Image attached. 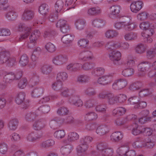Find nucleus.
<instances>
[{"label":"nucleus","mask_w":156,"mask_h":156,"mask_svg":"<svg viewBox=\"0 0 156 156\" xmlns=\"http://www.w3.org/2000/svg\"><path fill=\"white\" fill-rule=\"evenodd\" d=\"M38 115L36 112H30L27 114L26 116V119L29 121H34Z\"/></svg>","instance_id":"nucleus-44"},{"label":"nucleus","mask_w":156,"mask_h":156,"mask_svg":"<svg viewBox=\"0 0 156 156\" xmlns=\"http://www.w3.org/2000/svg\"><path fill=\"white\" fill-rule=\"evenodd\" d=\"M90 79V77L87 75H81L79 76L77 79V81L81 83H85L87 82Z\"/></svg>","instance_id":"nucleus-40"},{"label":"nucleus","mask_w":156,"mask_h":156,"mask_svg":"<svg viewBox=\"0 0 156 156\" xmlns=\"http://www.w3.org/2000/svg\"><path fill=\"white\" fill-rule=\"evenodd\" d=\"M34 12L30 9L27 8L24 10L22 15L23 20L28 21L32 20L34 17Z\"/></svg>","instance_id":"nucleus-10"},{"label":"nucleus","mask_w":156,"mask_h":156,"mask_svg":"<svg viewBox=\"0 0 156 156\" xmlns=\"http://www.w3.org/2000/svg\"><path fill=\"white\" fill-rule=\"evenodd\" d=\"M109 59L112 61L113 63L116 65L119 64V61L121 58V54L116 49H110L108 53Z\"/></svg>","instance_id":"nucleus-1"},{"label":"nucleus","mask_w":156,"mask_h":156,"mask_svg":"<svg viewBox=\"0 0 156 156\" xmlns=\"http://www.w3.org/2000/svg\"><path fill=\"white\" fill-rule=\"evenodd\" d=\"M101 10L99 7H92L88 9L87 12L89 16H97L101 13Z\"/></svg>","instance_id":"nucleus-14"},{"label":"nucleus","mask_w":156,"mask_h":156,"mask_svg":"<svg viewBox=\"0 0 156 156\" xmlns=\"http://www.w3.org/2000/svg\"><path fill=\"white\" fill-rule=\"evenodd\" d=\"M145 138H138L133 143L132 146L135 148H141L145 147Z\"/></svg>","instance_id":"nucleus-11"},{"label":"nucleus","mask_w":156,"mask_h":156,"mask_svg":"<svg viewBox=\"0 0 156 156\" xmlns=\"http://www.w3.org/2000/svg\"><path fill=\"white\" fill-rule=\"evenodd\" d=\"M108 99L109 104L114 105L117 102V97L115 96L113 94H109L108 95Z\"/></svg>","instance_id":"nucleus-34"},{"label":"nucleus","mask_w":156,"mask_h":156,"mask_svg":"<svg viewBox=\"0 0 156 156\" xmlns=\"http://www.w3.org/2000/svg\"><path fill=\"white\" fill-rule=\"evenodd\" d=\"M41 35L40 31L38 30H35L31 33L30 39V41L35 42Z\"/></svg>","instance_id":"nucleus-33"},{"label":"nucleus","mask_w":156,"mask_h":156,"mask_svg":"<svg viewBox=\"0 0 156 156\" xmlns=\"http://www.w3.org/2000/svg\"><path fill=\"white\" fill-rule=\"evenodd\" d=\"M142 86V84L140 82H136L131 84L129 87L130 90H135L140 89Z\"/></svg>","instance_id":"nucleus-51"},{"label":"nucleus","mask_w":156,"mask_h":156,"mask_svg":"<svg viewBox=\"0 0 156 156\" xmlns=\"http://www.w3.org/2000/svg\"><path fill=\"white\" fill-rule=\"evenodd\" d=\"M41 136V135H39L36 133L32 132L28 134L27 139L29 141L34 142L40 138Z\"/></svg>","instance_id":"nucleus-23"},{"label":"nucleus","mask_w":156,"mask_h":156,"mask_svg":"<svg viewBox=\"0 0 156 156\" xmlns=\"http://www.w3.org/2000/svg\"><path fill=\"white\" fill-rule=\"evenodd\" d=\"M50 107L47 105H45L40 106L37 110L41 111L42 113L45 114L48 113L50 110Z\"/></svg>","instance_id":"nucleus-57"},{"label":"nucleus","mask_w":156,"mask_h":156,"mask_svg":"<svg viewBox=\"0 0 156 156\" xmlns=\"http://www.w3.org/2000/svg\"><path fill=\"white\" fill-rule=\"evenodd\" d=\"M123 137V135L120 132H116L112 134L111 136V140L114 141H118Z\"/></svg>","instance_id":"nucleus-27"},{"label":"nucleus","mask_w":156,"mask_h":156,"mask_svg":"<svg viewBox=\"0 0 156 156\" xmlns=\"http://www.w3.org/2000/svg\"><path fill=\"white\" fill-rule=\"evenodd\" d=\"M122 18L123 19H126V21H122L121 22H118L115 23L114 26L116 29L119 30L122 29L123 27H124L125 23H128L129 20V18L127 17H124Z\"/></svg>","instance_id":"nucleus-28"},{"label":"nucleus","mask_w":156,"mask_h":156,"mask_svg":"<svg viewBox=\"0 0 156 156\" xmlns=\"http://www.w3.org/2000/svg\"><path fill=\"white\" fill-rule=\"evenodd\" d=\"M69 112L67 108L65 107L59 108L57 111V113L60 115H67Z\"/></svg>","instance_id":"nucleus-53"},{"label":"nucleus","mask_w":156,"mask_h":156,"mask_svg":"<svg viewBox=\"0 0 156 156\" xmlns=\"http://www.w3.org/2000/svg\"><path fill=\"white\" fill-rule=\"evenodd\" d=\"M80 55L81 56L80 59L85 61L91 60L94 58L92 52L88 50H83L80 54Z\"/></svg>","instance_id":"nucleus-4"},{"label":"nucleus","mask_w":156,"mask_h":156,"mask_svg":"<svg viewBox=\"0 0 156 156\" xmlns=\"http://www.w3.org/2000/svg\"><path fill=\"white\" fill-rule=\"evenodd\" d=\"M105 36L108 38H112L116 37L118 34V32L115 30H109L105 33Z\"/></svg>","instance_id":"nucleus-35"},{"label":"nucleus","mask_w":156,"mask_h":156,"mask_svg":"<svg viewBox=\"0 0 156 156\" xmlns=\"http://www.w3.org/2000/svg\"><path fill=\"white\" fill-rule=\"evenodd\" d=\"M46 126L45 121L43 119H40L36 121L33 125L35 129L40 130L44 128Z\"/></svg>","instance_id":"nucleus-13"},{"label":"nucleus","mask_w":156,"mask_h":156,"mask_svg":"<svg viewBox=\"0 0 156 156\" xmlns=\"http://www.w3.org/2000/svg\"><path fill=\"white\" fill-rule=\"evenodd\" d=\"M72 99L73 104L76 106L81 107L83 105V102L80 99H79L78 97H74Z\"/></svg>","instance_id":"nucleus-59"},{"label":"nucleus","mask_w":156,"mask_h":156,"mask_svg":"<svg viewBox=\"0 0 156 156\" xmlns=\"http://www.w3.org/2000/svg\"><path fill=\"white\" fill-rule=\"evenodd\" d=\"M73 40L72 36L70 34L64 35L61 39L62 41L66 44L70 43Z\"/></svg>","instance_id":"nucleus-43"},{"label":"nucleus","mask_w":156,"mask_h":156,"mask_svg":"<svg viewBox=\"0 0 156 156\" xmlns=\"http://www.w3.org/2000/svg\"><path fill=\"white\" fill-rule=\"evenodd\" d=\"M94 66V63L87 62L85 63L83 66L81 65V68L84 70H87L92 69Z\"/></svg>","instance_id":"nucleus-56"},{"label":"nucleus","mask_w":156,"mask_h":156,"mask_svg":"<svg viewBox=\"0 0 156 156\" xmlns=\"http://www.w3.org/2000/svg\"><path fill=\"white\" fill-rule=\"evenodd\" d=\"M68 78V75L65 72L58 73L57 76V80L62 82L66 80Z\"/></svg>","instance_id":"nucleus-42"},{"label":"nucleus","mask_w":156,"mask_h":156,"mask_svg":"<svg viewBox=\"0 0 156 156\" xmlns=\"http://www.w3.org/2000/svg\"><path fill=\"white\" fill-rule=\"evenodd\" d=\"M105 69L102 67H98L93 70L91 72L92 74L97 76H101L105 73Z\"/></svg>","instance_id":"nucleus-31"},{"label":"nucleus","mask_w":156,"mask_h":156,"mask_svg":"<svg viewBox=\"0 0 156 156\" xmlns=\"http://www.w3.org/2000/svg\"><path fill=\"white\" fill-rule=\"evenodd\" d=\"M18 30L20 31L23 32L21 34L20 37L19 38L20 41L22 39H24L27 38L31 32V28L29 27L23 23H20L18 26Z\"/></svg>","instance_id":"nucleus-2"},{"label":"nucleus","mask_w":156,"mask_h":156,"mask_svg":"<svg viewBox=\"0 0 156 156\" xmlns=\"http://www.w3.org/2000/svg\"><path fill=\"white\" fill-rule=\"evenodd\" d=\"M85 93L89 96H94L96 94L95 90L92 87H88L85 90Z\"/></svg>","instance_id":"nucleus-58"},{"label":"nucleus","mask_w":156,"mask_h":156,"mask_svg":"<svg viewBox=\"0 0 156 156\" xmlns=\"http://www.w3.org/2000/svg\"><path fill=\"white\" fill-rule=\"evenodd\" d=\"M85 118L89 121L94 120L97 118L98 115L94 112H88L86 114Z\"/></svg>","instance_id":"nucleus-48"},{"label":"nucleus","mask_w":156,"mask_h":156,"mask_svg":"<svg viewBox=\"0 0 156 156\" xmlns=\"http://www.w3.org/2000/svg\"><path fill=\"white\" fill-rule=\"evenodd\" d=\"M128 147L127 146H122L120 147L118 149V152L119 153V154L121 155H124L127 152V151L128 150Z\"/></svg>","instance_id":"nucleus-63"},{"label":"nucleus","mask_w":156,"mask_h":156,"mask_svg":"<svg viewBox=\"0 0 156 156\" xmlns=\"http://www.w3.org/2000/svg\"><path fill=\"white\" fill-rule=\"evenodd\" d=\"M28 62V57L26 54H23L21 56L19 61L20 64L23 66H25L27 65Z\"/></svg>","instance_id":"nucleus-41"},{"label":"nucleus","mask_w":156,"mask_h":156,"mask_svg":"<svg viewBox=\"0 0 156 156\" xmlns=\"http://www.w3.org/2000/svg\"><path fill=\"white\" fill-rule=\"evenodd\" d=\"M140 101L139 98L136 96L132 97L128 99V101L131 105H137Z\"/></svg>","instance_id":"nucleus-54"},{"label":"nucleus","mask_w":156,"mask_h":156,"mask_svg":"<svg viewBox=\"0 0 156 156\" xmlns=\"http://www.w3.org/2000/svg\"><path fill=\"white\" fill-rule=\"evenodd\" d=\"M55 144V141L52 140H49L42 143L41 147L42 148H47L52 146Z\"/></svg>","instance_id":"nucleus-46"},{"label":"nucleus","mask_w":156,"mask_h":156,"mask_svg":"<svg viewBox=\"0 0 156 156\" xmlns=\"http://www.w3.org/2000/svg\"><path fill=\"white\" fill-rule=\"evenodd\" d=\"M65 135V133L63 130L57 131L54 133L55 137L58 139H61L64 137Z\"/></svg>","instance_id":"nucleus-55"},{"label":"nucleus","mask_w":156,"mask_h":156,"mask_svg":"<svg viewBox=\"0 0 156 156\" xmlns=\"http://www.w3.org/2000/svg\"><path fill=\"white\" fill-rule=\"evenodd\" d=\"M86 21L83 19L77 20L75 23V25L76 28L79 30H83L86 24Z\"/></svg>","instance_id":"nucleus-24"},{"label":"nucleus","mask_w":156,"mask_h":156,"mask_svg":"<svg viewBox=\"0 0 156 156\" xmlns=\"http://www.w3.org/2000/svg\"><path fill=\"white\" fill-rule=\"evenodd\" d=\"M10 55V53L8 49H3L0 51V64L7 63Z\"/></svg>","instance_id":"nucleus-3"},{"label":"nucleus","mask_w":156,"mask_h":156,"mask_svg":"<svg viewBox=\"0 0 156 156\" xmlns=\"http://www.w3.org/2000/svg\"><path fill=\"white\" fill-rule=\"evenodd\" d=\"M126 109L123 107H118L114 109L112 112V115L114 116H120L124 114Z\"/></svg>","instance_id":"nucleus-22"},{"label":"nucleus","mask_w":156,"mask_h":156,"mask_svg":"<svg viewBox=\"0 0 156 156\" xmlns=\"http://www.w3.org/2000/svg\"><path fill=\"white\" fill-rule=\"evenodd\" d=\"M134 73V69L131 68L124 69L122 72V74L124 76L129 77L132 75Z\"/></svg>","instance_id":"nucleus-37"},{"label":"nucleus","mask_w":156,"mask_h":156,"mask_svg":"<svg viewBox=\"0 0 156 156\" xmlns=\"http://www.w3.org/2000/svg\"><path fill=\"white\" fill-rule=\"evenodd\" d=\"M107 148L106 144L104 143L99 142L97 145V148L99 151V153H101L102 151Z\"/></svg>","instance_id":"nucleus-64"},{"label":"nucleus","mask_w":156,"mask_h":156,"mask_svg":"<svg viewBox=\"0 0 156 156\" xmlns=\"http://www.w3.org/2000/svg\"><path fill=\"white\" fill-rule=\"evenodd\" d=\"M137 35L135 33L131 32L126 34L124 36V38L126 40H133L136 38Z\"/></svg>","instance_id":"nucleus-49"},{"label":"nucleus","mask_w":156,"mask_h":156,"mask_svg":"<svg viewBox=\"0 0 156 156\" xmlns=\"http://www.w3.org/2000/svg\"><path fill=\"white\" fill-rule=\"evenodd\" d=\"M143 5L141 1L133 2L130 5V9L133 12L136 13L141 9Z\"/></svg>","instance_id":"nucleus-9"},{"label":"nucleus","mask_w":156,"mask_h":156,"mask_svg":"<svg viewBox=\"0 0 156 156\" xmlns=\"http://www.w3.org/2000/svg\"><path fill=\"white\" fill-rule=\"evenodd\" d=\"M148 129L147 128H144L142 126H137L133 128L132 130V133L135 135H137L143 132L147 133L148 132Z\"/></svg>","instance_id":"nucleus-18"},{"label":"nucleus","mask_w":156,"mask_h":156,"mask_svg":"<svg viewBox=\"0 0 156 156\" xmlns=\"http://www.w3.org/2000/svg\"><path fill=\"white\" fill-rule=\"evenodd\" d=\"M110 13L109 15L111 17H115L119 12L120 6L119 5H113L109 8Z\"/></svg>","instance_id":"nucleus-12"},{"label":"nucleus","mask_w":156,"mask_h":156,"mask_svg":"<svg viewBox=\"0 0 156 156\" xmlns=\"http://www.w3.org/2000/svg\"><path fill=\"white\" fill-rule=\"evenodd\" d=\"M25 95L23 92H20L17 95L16 98V103L20 105L23 103L25 99Z\"/></svg>","instance_id":"nucleus-26"},{"label":"nucleus","mask_w":156,"mask_h":156,"mask_svg":"<svg viewBox=\"0 0 156 156\" xmlns=\"http://www.w3.org/2000/svg\"><path fill=\"white\" fill-rule=\"evenodd\" d=\"M68 58L65 55H59L54 57L53 60V63L57 65H62L66 63L68 61Z\"/></svg>","instance_id":"nucleus-7"},{"label":"nucleus","mask_w":156,"mask_h":156,"mask_svg":"<svg viewBox=\"0 0 156 156\" xmlns=\"http://www.w3.org/2000/svg\"><path fill=\"white\" fill-rule=\"evenodd\" d=\"M89 146L80 140V144L77 148V151L79 155L82 156L88 149Z\"/></svg>","instance_id":"nucleus-8"},{"label":"nucleus","mask_w":156,"mask_h":156,"mask_svg":"<svg viewBox=\"0 0 156 156\" xmlns=\"http://www.w3.org/2000/svg\"><path fill=\"white\" fill-rule=\"evenodd\" d=\"M63 124H71L75 122V120L73 117L72 116H69L66 117L65 118L62 119Z\"/></svg>","instance_id":"nucleus-50"},{"label":"nucleus","mask_w":156,"mask_h":156,"mask_svg":"<svg viewBox=\"0 0 156 156\" xmlns=\"http://www.w3.org/2000/svg\"><path fill=\"white\" fill-rule=\"evenodd\" d=\"M110 77L108 75L103 76L98 79V83L100 84L103 85L107 84L110 82Z\"/></svg>","instance_id":"nucleus-19"},{"label":"nucleus","mask_w":156,"mask_h":156,"mask_svg":"<svg viewBox=\"0 0 156 156\" xmlns=\"http://www.w3.org/2000/svg\"><path fill=\"white\" fill-rule=\"evenodd\" d=\"M105 20L101 18H96L92 21L93 26L97 28H101L104 27L105 24Z\"/></svg>","instance_id":"nucleus-15"},{"label":"nucleus","mask_w":156,"mask_h":156,"mask_svg":"<svg viewBox=\"0 0 156 156\" xmlns=\"http://www.w3.org/2000/svg\"><path fill=\"white\" fill-rule=\"evenodd\" d=\"M27 83V79L25 78H23L19 83L18 86L20 88L24 89L26 87Z\"/></svg>","instance_id":"nucleus-61"},{"label":"nucleus","mask_w":156,"mask_h":156,"mask_svg":"<svg viewBox=\"0 0 156 156\" xmlns=\"http://www.w3.org/2000/svg\"><path fill=\"white\" fill-rule=\"evenodd\" d=\"M73 147L70 145H67L62 147L60 148V151L63 155H68L71 152Z\"/></svg>","instance_id":"nucleus-21"},{"label":"nucleus","mask_w":156,"mask_h":156,"mask_svg":"<svg viewBox=\"0 0 156 156\" xmlns=\"http://www.w3.org/2000/svg\"><path fill=\"white\" fill-rule=\"evenodd\" d=\"M6 10L8 11V12L5 15L6 18L10 21L15 20L17 16L14 11V8L11 6H9L6 7Z\"/></svg>","instance_id":"nucleus-6"},{"label":"nucleus","mask_w":156,"mask_h":156,"mask_svg":"<svg viewBox=\"0 0 156 156\" xmlns=\"http://www.w3.org/2000/svg\"><path fill=\"white\" fill-rule=\"evenodd\" d=\"M43 89L41 87L36 88L32 91V96L34 98L39 97L43 93Z\"/></svg>","instance_id":"nucleus-29"},{"label":"nucleus","mask_w":156,"mask_h":156,"mask_svg":"<svg viewBox=\"0 0 156 156\" xmlns=\"http://www.w3.org/2000/svg\"><path fill=\"white\" fill-rule=\"evenodd\" d=\"M18 121L17 119H14L11 120L9 124V127L10 130H15L17 126Z\"/></svg>","instance_id":"nucleus-45"},{"label":"nucleus","mask_w":156,"mask_h":156,"mask_svg":"<svg viewBox=\"0 0 156 156\" xmlns=\"http://www.w3.org/2000/svg\"><path fill=\"white\" fill-rule=\"evenodd\" d=\"M14 74L12 73H8L4 76L3 81L6 83H10L15 79Z\"/></svg>","instance_id":"nucleus-39"},{"label":"nucleus","mask_w":156,"mask_h":156,"mask_svg":"<svg viewBox=\"0 0 156 156\" xmlns=\"http://www.w3.org/2000/svg\"><path fill=\"white\" fill-rule=\"evenodd\" d=\"M52 88L56 90H62L63 88L62 83V82L57 80V81L55 83L53 84L52 85Z\"/></svg>","instance_id":"nucleus-47"},{"label":"nucleus","mask_w":156,"mask_h":156,"mask_svg":"<svg viewBox=\"0 0 156 156\" xmlns=\"http://www.w3.org/2000/svg\"><path fill=\"white\" fill-rule=\"evenodd\" d=\"M79 138V135L75 132L70 133L68 136V140L70 142L75 141L78 140Z\"/></svg>","instance_id":"nucleus-36"},{"label":"nucleus","mask_w":156,"mask_h":156,"mask_svg":"<svg viewBox=\"0 0 156 156\" xmlns=\"http://www.w3.org/2000/svg\"><path fill=\"white\" fill-rule=\"evenodd\" d=\"M89 43L88 40L86 39H81L78 41V44L81 48H84L88 46Z\"/></svg>","instance_id":"nucleus-52"},{"label":"nucleus","mask_w":156,"mask_h":156,"mask_svg":"<svg viewBox=\"0 0 156 156\" xmlns=\"http://www.w3.org/2000/svg\"><path fill=\"white\" fill-rule=\"evenodd\" d=\"M63 124L62 119L57 118L52 119L50 122V124L52 127H59Z\"/></svg>","instance_id":"nucleus-20"},{"label":"nucleus","mask_w":156,"mask_h":156,"mask_svg":"<svg viewBox=\"0 0 156 156\" xmlns=\"http://www.w3.org/2000/svg\"><path fill=\"white\" fill-rule=\"evenodd\" d=\"M127 84V81L126 80L120 79L115 81L112 85V87L115 90H120L125 87Z\"/></svg>","instance_id":"nucleus-5"},{"label":"nucleus","mask_w":156,"mask_h":156,"mask_svg":"<svg viewBox=\"0 0 156 156\" xmlns=\"http://www.w3.org/2000/svg\"><path fill=\"white\" fill-rule=\"evenodd\" d=\"M64 5V3L62 0H58L55 5V12L57 13L60 12Z\"/></svg>","instance_id":"nucleus-32"},{"label":"nucleus","mask_w":156,"mask_h":156,"mask_svg":"<svg viewBox=\"0 0 156 156\" xmlns=\"http://www.w3.org/2000/svg\"><path fill=\"white\" fill-rule=\"evenodd\" d=\"M49 7L46 4H42L39 7V10L40 13L42 15H46L48 12Z\"/></svg>","instance_id":"nucleus-30"},{"label":"nucleus","mask_w":156,"mask_h":156,"mask_svg":"<svg viewBox=\"0 0 156 156\" xmlns=\"http://www.w3.org/2000/svg\"><path fill=\"white\" fill-rule=\"evenodd\" d=\"M58 13L55 12L54 13H51L49 16V20L51 22H55L58 19Z\"/></svg>","instance_id":"nucleus-62"},{"label":"nucleus","mask_w":156,"mask_h":156,"mask_svg":"<svg viewBox=\"0 0 156 156\" xmlns=\"http://www.w3.org/2000/svg\"><path fill=\"white\" fill-rule=\"evenodd\" d=\"M108 128L105 125H102L98 126L97 129V133L100 135H103L108 132Z\"/></svg>","instance_id":"nucleus-25"},{"label":"nucleus","mask_w":156,"mask_h":156,"mask_svg":"<svg viewBox=\"0 0 156 156\" xmlns=\"http://www.w3.org/2000/svg\"><path fill=\"white\" fill-rule=\"evenodd\" d=\"M81 64L79 63H71L67 66V70L71 72H75L81 69Z\"/></svg>","instance_id":"nucleus-17"},{"label":"nucleus","mask_w":156,"mask_h":156,"mask_svg":"<svg viewBox=\"0 0 156 156\" xmlns=\"http://www.w3.org/2000/svg\"><path fill=\"white\" fill-rule=\"evenodd\" d=\"M113 153V151L112 149L106 148L101 154L102 156H111Z\"/></svg>","instance_id":"nucleus-60"},{"label":"nucleus","mask_w":156,"mask_h":156,"mask_svg":"<svg viewBox=\"0 0 156 156\" xmlns=\"http://www.w3.org/2000/svg\"><path fill=\"white\" fill-rule=\"evenodd\" d=\"M151 64L150 62L148 61L142 62L138 66V70L144 72L149 69Z\"/></svg>","instance_id":"nucleus-16"},{"label":"nucleus","mask_w":156,"mask_h":156,"mask_svg":"<svg viewBox=\"0 0 156 156\" xmlns=\"http://www.w3.org/2000/svg\"><path fill=\"white\" fill-rule=\"evenodd\" d=\"M41 69L43 74L48 75L51 72L52 68L51 66L48 65H44L42 66Z\"/></svg>","instance_id":"nucleus-38"}]
</instances>
